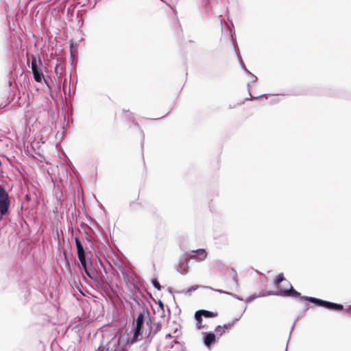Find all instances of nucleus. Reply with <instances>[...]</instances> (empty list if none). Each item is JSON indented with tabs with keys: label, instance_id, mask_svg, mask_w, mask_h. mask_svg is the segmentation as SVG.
<instances>
[{
	"label": "nucleus",
	"instance_id": "obj_1",
	"mask_svg": "<svg viewBox=\"0 0 351 351\" xmlns=\"http://www.w3.org/2000/svg\"><path fill=\"white\" fill-rule=\"evenodd\" d=\"M144 315L141 313L138 315L136 319V326L134 331L129 332L128 330L123 332L118 340V348H116L115 351H121L129 344L133 343L134 342L139 340L142 336L145 335H149L145 331L144 332Z\"/></svg>",
	"mask_w": 351,
	"mask_h": 351
},
{
	"label": "nucleus",
	"instance_id": "obj_2",
	"mask_svg": "<svg viewBox=\"0 0 351 351\" xmlns=\"http://www.w3.org/2000/svg\"><path fill=\"white\" fill-rule=\"evenodd\" d=\"M181 344L176 341H171L170 335L166 336L165 339L158 346V351H180Z\"/></svg>",
	"mask_w": 351,
	"mask_h": 351
},
{
	"label": "nucleus",
	"instance_id": "obj_3",
	"mask_svg": "<svg viewBox=\"0 0 351 351\" xmlns=\"http://www.w3.org/2000/svg\"><path fill=\"white\" fill-rule=\"evenodd\" d=\"M40 64L41 60L40 58L33 56L32 58L31 68L34 74V80L38 82H40L44 79V75L39 67Z\"/></svg>",
	"mask_w": 351,
	"mask_h": 351
},
{
	"label": "nucleus",
	"instance_id": "obj_4",
	"mask_svg": "<svg viewBox=\"0 0 351 351\" xmlns=\"http://www.w3.org/2000/svg\"><path fill=\"white\" fill-rule=\"evenodd\" d=\"M10 207V199L8 193L5 189L0 185V213L2 215L7 213Z\"/></svg>",
	"mask_w": 351,
	"mask_h": 351
},
{
	"label": "nucleus",
	"instance_id": "obj_5",
	"mask_svg": "<svg viewBox=\"0 0 351 351\" xmlns=\"http://www.w3.org/2000/svg\"><path fill=\"white\" fill-rule=\"evenodd\" d=\"M286 284L287 285L285 286V289H280L279 287L276 292H269L267 295H277L291 297H297L300 295V293L294 290L289 282H287Z\"/></svg>",
	"mask_w": 351,
	"mask_h": 351
},
{
	"label": "nucleus",
	"instance_id": "obj_6",
	"mask_svg": "<svg viewBox=\"0 0 351 351\" xmlns=\"http://www.w3.org/2000/svg\"><path fill=\"white\" fill-rule=\"evenodd\" d=\"M304 298L306 300L315 302L319 306L326 307L329 309L341 310L343 308V306L341 304L324 301V300H319V299H317L315 298H311V297H304Z\"/></svg>",
	"mask_w": 351,
	"mask_h": 351
},
{
	"label": "nucleus",
	"instance_id": "obj_7",
	"mask_svg": "<svg viewBox=\"0 0 351 351\" xmlns=\"http://www.w3.org/2000/svg\"><path fill=\"white\" fill-rule=\"evenodd\" d=\"M75 244H76V247H77V250L78 258H79L83 268L84 269L86 273L88 276H90V274H88L87 269H86L85 252H84V248H83V246H82L81 242L80 241L79 239H77V238H75Z\"/></svg>",
	"mask_w": 351,
	"mask_h": 351
},
{
	"label": "nucleus",
	"instance_id": "obj_8",
	"mask_svg": "<svg viewBox=\"0 0 351 351\" xmlns=\"http://www.w3.org/2000/svg\"><path fill=\"white\" fill-rule=\"evenodd\" d=\"M191 258H194L197 261H202L207 257V252L205 250L199 249L196 251H193L190 256Z\"/></svg>",
	"mask_w": 351,
	"mask_h": 351
},
{
	"label": "nucleus",
	"instance_id": "obj_9",
	"mask_svg": "<svg viewBox=\"0 0 351 351\" xmlns=\"http://www.w3.org/2000/svg\"><path fill=\"white\" fill-rule=\"evenodd\" d=\"M205 288V289H213L211 287H205V286H199V285H193V286H191V287H189V289H184V290H182V291H178L177 293H182V294H184V295H191V293L193 292V291H196L197 289L199 288Z\"/></svg>",
	"mask_w": 351,
	"mask_h": 351
},
{
	"label": "nucleus",
	"instance_id": "obj_10",
	"mask_svg": "<svg viewBox=\"0 0 351 351\" xmlns=\"http://www.w3.org/2000/svg\"><path fill=\"white\" fill-rule=\"evenodd\" d=\"M215 341V335L213 332L207 334L204 338V343L207 347H210L212 343Z\"/></svg>",
	"mask_w": 351,
	"mask_h": 351
},
{
	"label": "nucleus",
	"instance_id": "obj_11",
	"mask_svg": "<svg viewBox=\"0 0 351 351\" xmlns=\"http://www.w3.org/2000/svg\"><path fill=\"white\" fill-rule=\"evenodd\" d=\"M201 311L202 314H203V316L206 317H215L217 316V313L216 312H212L206 310H201Z\"/></svg>",
	"mask_w": 351,
	"mask_h": 351
},
{
	"label": "nucleus",
	"instance_id": "obj_12",
	"mask_svg": "<svg viewBox=\"0 0 351 351\" xmlns=\"http://www.w3.org/2000/svg\"><path fill=\"white\" fill-rule=\"evenodd\" d=\"M284 280V276H283V274H280L277 276L275 281H274V283L276 284V286H278L282 281Z\"/></svg>",
	"mask_w": 351,
	"mask_h": 351
},
{
	"label": "nucleus",
	"instance_id": "obj_13",
	"mask_svg": "<svg viewBox=\"0 0 351 351\" xmlns=\"http://www.w3.org/2000/svg\"><path fill=\"white\" fill-rule=\"evenodd\" d=\"M202 316H203V314H202L201 310L197 311L195 314V318L199 323L202 322Z\"/></svg>",
	"mask_w": 351,
	"mask_h": 351
},
{
	"label": "nucleus",
	"instance_id": "obj_14",
	"mask_svg": "<svg viewBox=\"0 0 351 351\" xmlns=\"http://www.w3.org/2000/svg\"><path fill=\"white\" fill-rule=\"evenodd\" d=\"M240 318H241V317L236 318L235 319L232 320V322L226 324L228 325V328L231 329L235 325L237 322H238L240 319Z\"/></svg>",
	"mask_w": 351,
	"mask_h": 351
},
{
	"label": "nucleus",
	"instance_id": "obj_15",
	"mask_svg": "<svg viewBox=\"0 0 351 351\" xmlns=\"http://www.w3.org/2000/svg\"><path fill=\"white\" fill-rule=\"evenodd\" d=\"M152 284H153L154 287L155 288H156L158 290H160L161 289V287H160V284H159V282H158V281L157 280H156V279L153 280H152Z\"/></svg>",
	"mask_w": 351,
	"mask_h": 351
},
{
	"label": "nucleus",
	"instance_id": "obj_16",
	"mask_svg": "<svg viewBox=\"0 0 351 351\" xmlns=\"http://www.w3.org/2000/svg\"><path fill=\"white\" fill-rule=\"evenodd\" d=\"M215 331H216L217 332H219L221 335H223V334L225 332V330H223V329L222 328V326H218L215 328Z\"/></svg>",
	"mask_w": 351,
	"mask_h": 351
},
{
	"label": "nucleus",
	"instance_id": "obj_17",
	"mask_svg": "<svg viewBox=\"0 0 351 351\" xmlns=\"http://www.w3.org/2000/svg\"><path fill=\"white\" fill-rule=\"evenodd\" d=\"M214 291H217L220 293H225V294H228V295H230L231 294V293L230 292H227V291H223V290H221V289H213Z\"/></svg>",
	"mask_w": 351,
	"mask_h": 351
},
{
	"label": "nucleus",
	"instance_id": "obj_18",
	"mask_svg": "<svg viewBox=\"0 0 351 351\" xmlns=\"http://www.w3.org/2000/svg\"><path fill=\"white\" fill-rule=\"evenodd\" d=\"M159 306L161 308V310L163 311L164 310V304H162V302L161 301H159Z\"/></svg>",
	"mask_w": 351,
	"mask_h": 351
},
{
	"label": "nucleus",
	"instance_id": "obj_19",
	"mask_svg": "<svg viewBox=\"0 0 351 351\" xmlns=\"http://www.w3.org/2000/svg\"><path fill=\"white\" fill-rule=\"evenodd\" d=\"M97 351H108V350H105L104 346H100V347L98 348Z\"/></svg>",
	"mask_w": 351,
	"mask_h": 351
},
{
	"label": "nucleus",
	"instance_id": "obj_20",
	"mask_svg": "<svg viewBox=\"0 0 351 351\" xmlns=\"http://www.w3.org/2000/svg\"><path fill=\"white\" fill-rule=\"evenodd\" d=\"M232 296H233L234 298H237V300H242L241 298H240L238 295H235V294H232L231 293L230 294Z\"/></svg>",
	"mask_w": 351,
	"mask_h": 351
},
{
	"label": "nucleus",
	"instance_id": "obj_21",
	"mask_svg": "<svg viewBox=\"0 0 351 351\" xmlns=\"http://www.w3.org/2000/svg\"><path fill=\"white\" fill-rule=\"evenodd\" d=\"M201 323L202 322L199 323V322H197V327L198 329H201L202 328Z\"/></svg>",
	"mask_w": 351,
	"mask_h": 351
},
{
	"label": "nucleus",
	"instance_id": "obj_22",
	"mask_svg": "<svg viewBox=\"0 0 351 351\" xmlns=\"http://www.w3.org/2000/svg\"><path fill=\"white\" fill-rule=\"evenodd\" d=\"M222 328H223V330H230V329L228 328V325H227L226 324H225L222 326Z\"/></svg>",
	"mask_w": 351,
	"mask_h": 351
},
{
	"label": "nucleus",
	"instance_id": "obj_23",
	"mask_svg": "<svg viewBox=\"0 0 351 351\" xmlns=\"http://www.w3.org/2000/svg\"><path fill=\"white\" fill-rule=\"evenodd\" d=\"M254 298H255V297H253V298H251L247 299V300H246V302H250L252 301V300H253Z\"/></svg>",
	"mask_w": 351,
	"mask_h": 351
},
{
	"label": "nucleus",
	"instance_id": "obj_24",
	"mask_svg": "<svg viewBox=\"0 0 351 351\" xmlns=\"http://www.w3.org/2000/svg\"><path fill=\"white\" fill-rule=\"evenodd\" d=\"M265 295H259L258 296L259 297H261V296H265Z\"/></svg>",
	"mask_w": 351,
	"mask_h": 351
}]
</instances>
